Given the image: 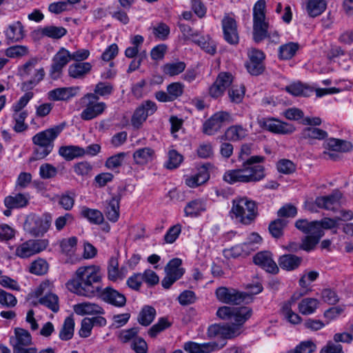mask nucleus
Here are the masks:
<instances>
[{"label": "nucleus", "instance_id": "nucleus-1", "mask_svg": "<svg viewBox=\"0 0 353 353\" xmlns=\"http://www.w3.org/2000/svg\"><path fill=\"white\" fill-rule=\"evenodd\" d=\"M101 281L102 273L99 266H81L66 285L70 292L79 296L92 298L101 294L106 303L118 307H123L126 303L124 294L110 287L103 289Z\"/></svg>", "mask_w": 353, "mask_h": 353}, {"label": "nucleus", "instance_id": "nucleus-2", "mask_svg": "<svg viewBox=\"0 0 353 353\" xmlns=\"http://www.w3.org/2000/svg\"><path fill=\"white\" fill-rule=\"evenodd\" d=\"M266 2L265 0L257 1L253 7V39L259 43L265 38L277 43L279 35L277 31L268 32L269 23L265 17Z\"/></svg>", "mask_w": 353, "mask_h": 353}, {"label": "nucleus", "instance_id": "nucleus-3", "mask_svg": "<svg viewBox=\"0 0 353 353\" xmlns=\"http://www.w3.org/2000/svg\"><path fill=\"white\" fill-rule=\"evenodd\" d=\"M264 177L265 171L263 165H249L243 163L241 168L226 171L223 179L225 182L233 184L257 182Z\"/></svg>", "mask_w": 353, "mask_h": 353}, {"label": "nucleus", "instance_id": "nucleus-4", "mask_svg": "<svg viewBox=\"0 0 353 353\" xmlns=\"http://www.w3.org/2000/svg\"><path fill=\"white\" fill-rule=\"evenodd\" d=\"M231 217L236 221L248 225L254 222L258 215L254 201L247 197L236 198L232 201Z\"/></svg>", "mask_w": 353, "mask_h": 353}, {"label": "nucleus", "instance_id": "nucleus-5", "mask_svg": "<svg viewBox=\"0 0 353 353\" xmlns=\"http://www.w3.org/2000/svg\"><path fill=\"white\" fill-rule=\"evenodd\" d=\"M38 59L31 58L18 68V75L23 79H28L21 83V89L23 92L34 88L45 77L44 69L37 68Z\"/></svg>", "mask_w": 353, "mask_h": 353}, {"label": "nucleus", "instance_id": "nucleus-6", "mask_svg": "<svg viewBox=\"0 0 353 353\" xmlns=\"http://www.w3.org/2000/svg\"><path fill=\"white\" fill-rule=\"evenodd\" d=\"M51 222L52 216L49 214L41 216L31 214L27 216L23 223V229L32 236H42L49 230Z\"/></svg>", "mask_w": 353, "mask_h": 353}, {"label": "nucleus", "instance_id": "nucleus-7", "mask_svg": "<svg viewBox=\"0 0 353 353\" xmlns=\"http://www.w3.org/2000/svg\"><path fill=\"white\" fill-rule=\"evenodd\" d=\"M215 295L220 302L228 305H240L252 301L250 294L232 288L219 287L215 291Z\"/></svg>", "mask_w": 353, "mask_h": 353}, {"label": "nucleus", "instance_id": "nucleus-8", "mask_svg": "<svg viewBox=\"0 0 353 353\" xmlns=\"http://www.w3.org/2000/svg\"><path fill=\"white\" fill-rule=\"evenodd\" d=\"M81 102L85 107L81 113V119L84 121L93 119L101 114L106 108L104 102H98L95 94H85Z\"/></svg>", "mask_w": 353, "mask_h": 353}, {"label": "nucleus", "instance_id": "nucleus-9", "mask_svg": "<svg viewBox=\"0 0 353 353\" xmlns=\"http://www.w3.org/2000/svg\"><path fill=\"white\" fill-rule=\"evenodd\" d=\"M52 284L49 281L42 282L33 292L34 296L39 297L42 296L44 293L46 294L39 299V303L50 310L53 312H57L59 310V297L57 294L50 293Z\"/></svg>", "mask_w": 353, "mask_h": 353}, {"label": "nucleus", "instance_id": "nucleus-10", "mask_svg": "<svg viewBox=\"0 0 353 353\" xmlns=\"http://www.w3.org/2000/svg\"><path fill=\"white\" fill-rule=\"evenodd\" d=\"M233 122V118L230 112L219 111L214 113L203 125V132L208 135L216 133L225 123Z\"/></svg>", "mask_w": 353, "mask_h": 353}, {"label": "nucleus", "instance_id": "nucleus-11", "mask_svg": "<svg viewBox=\"0 0 353 353\" xmlns=\"http://www.w3.org/2000/svg\"><path fill=\"white\" fill-rule=\"evenodd\" d=\"M48 239H30L21 243L15 250V254L22 259L30 257L47 248Z\"/></svg>", "mask_w": 353, "mask_h": 353}, {"label": "nucleus", "instance_id": "nucleus-12", "mask_svg": "<svg viewBox=\"0 0 353 353\" xmlns=\"http://www.w3.org/2000/svg\"><path fill=\"white\" fill-rule=\"evenodd\" d=\"M182 261L180 259L175 258L169 261L165 268V276L161 281L162 286L165 289H168L184 274L185 270L181 268Z\"/></svg>", "mask_w": 353, "mask_h": 353}, {"label": "nucleus", "instance_id": "nucleus-13", "mask_svg": "<svg viewBox=\"0 0 353 353\" xmlns=\"http://www.w3.org/2000/svg\"><path fill=\"white\" fill-rule=\"evenodd\" d=\"M259 126L276 134H288L294 132L295 128L290 123L282 122L274 118H261L258 119Z\"/></svg>", "mask_w": 353, "mask_h": 353}, {"label": "nucleus", "instance_id": "nucleus-14", "mask_svg": "<svg viewBox=\"0 0 353 353\" xmlns=\"http://www.w3.org/2000/svg\"><path fill=\"white\" fill-rule=\"evenodd\" d=\"M72 60L70 52L61 48L53 57L50 66V75L52 79L60 77L63 68Z\"/></svg>", "mask_w": 353, "mask_h": 353}, {"label": "nucleus", "instance_id": "nucleus-15", "mask_svg": "<svg viewBox=\"0 0 353 353\" xmlns=\"http://www.w3.org/2000/svg\"><path fill=\"white\" fill-rule=\"evenodd\" d=\"M248 61L245 63L247 70L252 75H259L264 70V53L258 49L252 48L248 52Z\"/></svg>", "mask_w": 353, "mask_h": 353}, {"label": "nucleus", "instance_id": "nucleus-16", "mask_svg": "<svg viewBox=\"0 0 353 353\" xmlns=\"http://www.w3.org/2000/svg\"><path fill=\"white\" fill-rule=\"evenodd\" d=\"M223 38L231 45H236L239 41V36L236 20L227 14L221 21Z\"/></svg>", "mask_w": 353, "mask_h": 353}, {"label": "nucleus", "instance_id": "nucleus-17", "mask_svg": "<svg viewBox=\"0 0 353 353\" xmlns=\"http://www.w3.org/2000/svg\"><path fill=\"white\" fill-rule=\"evenodd\" d=\"M342 197L343 194L336 190L329 195L316 197L315 204L319 208L336 212L341 206Z\"/></svg>", "mask_w": 353, "mask_h": 353}, {"label": "nucleus", "instance_id": "nucleus-18", "mask_svg": "<svg viewBox=\"0 0 353 353\" xmlns=\"http://www.w3.org/2000/svg\"><path fill=\"white\" fill-rule=\"evenodd\" d=\"M62 125H56L36 134L32 137V142L34 145L41 146H51L54 148V141L63 130Z\"/></svg>", "mask_w": 353, "mask_h": 353}, {"label": "nucleus", "instance_id": "nucleus-19", "mask_svg": "<svg viewBox=\"0 0 353 353\" xmlns=\"http://www.w3.org/2000/svg\"><path fill=\"white\" fill-rule=\"evenodd\" d=\"M157 110L155 103L151 101H147L139 106L134 112L131 123L134 128H139L149 115L152 114Z\"/></svg>", "mask_w": 353, "mask_h": 353}, {"label": "nucleus", "instance_id": "nucleus-20", "mask_svg": "<svg viewBox=\"0 0 353 353\" xmlns=\"http://www.w3.org/2000/svg\"><path fill=\"white\" fill-rule=\"evenodd\" d=\"M295 227L304 234L314 236L320 239L324 235L318 221H308L307 219H298L295 222Z\"/></svg>", "mask_w": 353, "mask_h": 353}, {"label": "nucleus", "instance_id": "nucleus-21", "mask_svg": "<svg viewBox=\"0 0 353 353\" xmlns=\"http://www.w3.org/2000/svg\"><path fill=\"white\" fill-rule=\"evenodd\" d=\"M225 344V342L222 343L221 345L216 342L198 344L190 341L184 344L183 348L188 353H210L211 352L221 349Z\"/></svg>", "mask_w": 353, "mask_h": 353}, {"label": "nucleus", "instance_id": "nucleus-22", "mask_svg": "<svg viewBox=\"0 0 353 353\" xmlns=\"http://www.w3.org/2000/svg\"><path fill=\"white\" fill-rule=\"evenodd\" d=\"M210 336H219L224 339H232L240 334V330L238 325L233 323L224 324L222 325H215L209 328Z\"/></svg>", "mask_w": 353, "mask_h": 353}, {"label": "nucleus", "instance_id": "nucleus-23", "mask_svg": "<svg viewBox=\"0 0 353 353\" xmlns=\"http://www.w3.org/2000/svg\"><path fill=\"white\" fill-rule=\"evenodd\" d=\"M254 263L265 269L270 273L276 274L279 272V267L274 261L272 254L269 252H261L253 258Z\"/></svg>", "mask_w": 353, "mask_h": 353}, {"label": "nucleus", "instance_id": "nucleus-24", "mask_svg": "<svg viewBox=\"0 0 353 353\" xmlns=\"http://www.w3.org/2000/svg\"><path fill=\"white\" fill-rule=\"evenodd\" d=\"M121 198L120 194H114L112 198L105 201V214L111 222H117L119 217V203Z\"/></svg>", "mask_w": 353, "mask_h": 353}, {"label": "nucleus", "instance_id": "nucleus-25", "mask_svg": "<svg viewBox=\"0 0 353 353\" xmlns=\"http://www.w3.org/2000/svg\"><path fill=\"white\" fill-rule=\"evenodd\" d=\"M302 261V257L292 254H283L278 260L279 267L286 271H293L298 269Z\"/></svg>", "mask_w": 353, "mask_h": 353}, {"label": "nucleus", "instance_id": "nucleus-26", "mask_svg": "<svg viewBox=\"0 0 353 353\" xmlns=\"http://www.w3.org/2000/svg\"><path fill=\"white\" fill-rule=\"evenodd\" d=\"M74 311L78 315L103 314L105 313L102 307L97 303L83 302L74 305Z\"/></svg>", "mask_w": 353, "mask_h": 353}, {"label": "nucleus", "instance_id": "nucleus-27", "mask_svg": "<svg viewBox=\"0 0 353 353\" xmlns=\"http://www.w3.org/2000/svg\"><path fill=\"white\" fill-rule=\"evenodd\" d=\"M248 134L247 128L241 125H233L227 128L221 139L225 141H239L245 139Z\"/></svg>", "mask_w": 353, "mask_h": 353}, {"label": "nucleus", "instance_id": "nucleus-28", "mask_svg": "<svg viewBox=\"0 0 353 353\" xmlns=\"http://www.w3.org/2000/svg\"><path fill=\"white\" fill-rule=\"evenodd\" d=\"M210 178L207 168L203 165L201 167L198 172L191 176H187L185 183L190 188H196L205 183Z\"/></svg>", "mask_w": 353, "mask_h": 353}, {"label": "nucleus", "instance_id": "nucleus-29", "mask_svg": "<svg viewBox=\"0 0 353 353\" xmlns=\"http://www.w3.org/2000/svg\"><path fill=\"white\" fill-rule=\"evenodd\" d=\"M155 158V151L149 147L137 149L133 154L134 162L138 165H146Z\"/></svg>", "mask_w": 353, "mask_h": 353}, {"label": "nucleus", "instance_id": "nucleus-30", "mask_svg": "<svg viewBox=\"0 0 353 353\" xmlns=\"http://www.w3.org/2000/svg\"><path fill=\"white\" fill-rule=\"evenodd\" d=\"M6 39L8 42H18L24 37L23 26L20 21L10 24L5 31Z\"/></svg>", "mask_w": 353, "mask_h": 353}, {"label": "nucleus", "instance_id": "nucleus-31", "mask_svg": "<svg viewBox=\"0 0 353 353\" xmlns=\"http://www.w3.org/2000/svg\"><path fill=\"white\" fill-rule=\"evenodd\" d=\"M77 90L78 87L56 88L48 92V98L53 101H65L74 97Z\"/></svg>", "mask_w": 353, "mask_h": 353}, {"label": "nucleus", "instance_id": "nucleus-32", "mask_svg": "<svg viewBox=\"0 0 353 353\" xmlns=\"http://www.w3.org/2000/svg\"><path fill=\"white\" fill-rule=\"evenodd\" d=\"M325 145L327 149L332 152H347L353 148L351 142L334 138L328 139Z\"/></svg>", "mask_w": 353, "mask_h": 353}, {"label": "nucleus", "instance_id": "nucleus-33", "mask_svg": "<svg viewBox=\"0 0 353 353\" xmlns=\"http://www.w3.org/2000/svg\"><path fill=\"white\" fill-rule=\"evenodd\" d=\"M327 137L326 131L316 127L305 128L301 132L300 139H307L310 143L314 139L323 140Z\"/></svg>", "mask_w": 353, "mask_h": 353}, {"label": "nucleus", "instance_id": "nucleus-34", "mask_svg": "<svg viewBox=\"0 0 353 353\" xmlns=\"http://www.w3.org/2000/svg\"><path fill=\"white\" fill-rule=\"evenodd\" d=\"M108 278L109 280L116 281L119 279H123L125 276L124 268H119V262L117 258L111 257L108 265Z\"/></svg>", "mask_w": 353, "mask_h": 353}, {"label": "nucleus", "instance_id": "nucleus-35", "mask_svg": "<svg viewBox=\"0 0 353 353\" xmlns=\"http://www.w3.org/2000/svg\"><path fill=\"white\" fill-rule=\"evenodd\" d=\"M80 215L92 224L99 225L104 220L103 215L101 211L97 209L89 208L86 206L81 207Z\"/></svg>", "mask_w": 353, "mask_h": 353}, {"label": "nucleus", "instance_id": "nucleus-36", "mask_svg": "<svg viewBox=\"0 0 353 353\" xmlns=\"http://www.w3.org/2000/svg\"><path fill=\"white\" fill-rule=\"evenodd\" d=\"M252 314V310L248 307H234L232 313V320L234 325H238L239 329L241 326L248 320Z\"/></svg>", "mask_w": 353, "mask_h": 353}, {"label": "nucleus", "instance_id": "nucleus-37", "mask_svg": "<svg viewBox=\"0 0 353 353\" xmlns=\"http://www.w3.org/2000/svg\"><path fill=\"white\" fill-rule=\"evenodd\" d=\"M59 154L65 160L70 161L82 157L85 154V150L77 145H66L59 148Z\"/></svg>", "mask_w": 353, "mask_h": 353}, {"label": "nucleus", "instance_id": "nucleus-38", "mask_svg": "<svg viewBox=\"0 0 353 353\" xmlns=\"http://www.w3.org/2000/svg\"><path fill=\"white\" fill-rule=\"evenodd\" d=\"M92 68L88 62H78L70 65L68 68V74L71 77L79 79L88 74Z\"/></svg>", "mask_w": 353, "mask_h": 353}, {"label": "nucleus", "instance_id": "nucleus-39", "mask_svg": "<svg viewBox=\"0 0 353 353\" xmlns=\"http://www.w3.org/2000/svg\"><path fill=\"white\" fill-rule=\"evenodd\" d=\"M285 90L295 97H309L314 92L313 88L301 82L293 83L286 86Z\"/></svg>", "mask_w": 353, "mask_h": 353}, {"label": "nucleus", "instance_id": "nucleus-40", "mask_svg": "<svg viewBox=\"0 0 353 353\" xmlns=\"http://www.w3.org/2000/svg\"><path fill=\"white\" fill-rule=\"evenodd\" d=\"M15 339L12 347H28L32 343V336L29 332L23 328L17 327L14 330Z\"/></svg>", "mask_w": 353, "mask_h": 353}, {"label": "nucleus", "instance_id": "nucleus-41", "mask_svg": "<svg viewBox=\"0 0 353 353\" xmlns=\"http://www.w3.org/2000/svg\"><path fill=\"white\" fill-rule=\"evenodd\" d=\"M319 305V301L314 298H305L302 299L298 305L300 313L303 315H309L315 312Z\"/></svg>", "mask_w": 353, "mask_h": 353}, {"label": "nucleus", "instance_id": "nucleus-42", "mask_svg": "<svg viewBox=\"0 0 353 353\" xmlns=\"http://www.w3.org/2000/svg\"><path fill=\"white\" fill-rule=\"evenodd\" d=\"M326 6L325 0H308L306 10L309 16L316 17L324 12Z\"/></svg>", "mask_w": 353, "mask_h": 353}, {"label": "nucleus", "instance_id": "nucleus-43", "mask_svg": "<svg viewBox=\"0 0 353 353\" xmlns=\"http://www.w3.org/2000/svg\"><path fill=\"white\" fill-rule=\"evenodd\" d=\"M288 223V221L280 218L271 221L269 224L268 230L272 236L275 239L282 237L284 233V229Z\"/></svg>", "mask_w": 353, "mask_h": 353}, {"label": "nucleus", "instance_id": "nucleus-44", "mask_svg": "<svg viewBox=\"0 0 353 353\" xmlns=\"http://www.w3.org/2000/svg\"><path fill=\"white\" fill-rule=\"evenodd\" d=\"M155 316V309L152 306L145 305L140 311L137 320L141 325L148 326L153 321Z\"/></svg>", "mask_w": 353, "mask_h": 353}, {"label": "nucleus", "instance_id": "nucleus-45", "mask_svg": "<svg viewBox=\"0 0 353 353\" xmlns=\"http://www.w3.org/2000/svg\"><path fill=\"white\" fill-rule=\"evenodd\" d=\"M4 205L7 208H19L28 204V199L22 194L8 196L4 199Z\"/></svg>", "mask_w": 353, "mask_h": 353}, {"label": "nucleus", "instance_id": "nucleus-46", "mask_svg": "<svg viewBox=\"0 0 353 353\" xmlns=\"http://www.w3.org/2000/svg\"><path fill=\"white\" fill-rule=\"evenodd\" d=\"M185 66L183 61L169 62L163 65L161 69L165 74L172 77L183 72Z\"/></svg>", "mask_w": 353, "mask_h": 353}, {"label": "nucleus", "instance_id": "nucleus-47", "mask_svg": "<svg viewBox=\"0 0 353 353\" xmlns=\"http://www.w3.org/2000/svg\"><path fill=\"white\" fill-rule=\"evenodd\" d=\"M41 34L54 39H59L67 33V30L63 27H57L54 26H46L39 30Z\"/></svg>", "mask_w": 353, "mask_h": 353}, {"label": "nucleus", "instance_id": "nucleus-48", "mask_svg": "<svg viewBox=\"0 0 353 353\" xmlns=\"http://www.w3.org/2000/svg\"><path fill=\"white\" fill-rule=\"evenodd\" d=\"M204 210H205V206L203 202L199 199H196L186 205L184 212L187 216H195Z\"/></svg>", "mask_w": 353, "mask_h": 353}, {"label": "nucleus", "instance_id": "nucleus-49", "mask_svg": "<svg viewBox=\"0 0 353 353\" xmlns=\"http://www.w3.org/2000/svg\"><path fill=\"white\" fill-rule=\"evenodd\" d=\"M48 262L43 259L39 258L30 263L29 271L35 275H43L48 272Z\"/></svg>", "mask_w": 353, "mask_h": 353}, {"label": "nucleus", "instance_id": "nucleus-50", "mask_svg": "<svg viewBox=\"0 0 353 353\" xmlns=\"http://www.w3.org/2000/svg\"><path fill=\"white\" fill-rule=\"evenodd\" d=\"M299 49V45L296 43L290 42L282 45L279 49V57L281 59H290L294 56Z\"/></svg>", "mask_w": 353, "mask_h": 353}, {"label": "nucleus", "instance_id": "nucleus-51", "mask_svg": "<svg viewBox=\"0 0 353 353\" xmlns=\"http://www.w3.org/2000/svg\"><path fill=\"white\" fill-rule=\"evenodd\" d=\"M74 319L70 316L67 317L59 332L60 339L63 341H68L72 339L74 334Z\"/></svg>", "mask_w": 353, "mask_h": 353}, {"label": "nucleus", "instance_id": "nucleus-52", "mask_svg": "<svg viewBox=\"0 0 353 353\" xmlns=\"http://www.w3.org/2000/svg\"><path fill=\"white\" fill-rule=\"evenodd\" d=\"M29 53V49L26 46L17 45L8 48L5 51V54L10 58H21L27 56Z\"/></svg>", "mask_w": 353, "mask_h": 353}, {"label": "nucleus", "instance_id": "nucleus-53", "mask_svg": "<svg viewBox=\"0 0 353 353\" xmlns=\"http://www.w3.org/2000/svg\"><path fill=\"white\" fill-rule=\"evenodd\" d=\"M113 91V86L110 83L99 82L94 89L93 93H88L87 94H95L97 101L99 97H106L110 95Z\"/></svg>", "mask_w": 353, "mask_h": 353}, {"label": "nucleus", "instance_id": "nucleus-54", "mask_svg": "<svg viewBox=\"0 0 353 353\" xmlns=\"http://www.w3.org/2000/svg\"><path fill=\"white\" fill-rule=\"evenodd\" d=\"M170 325L166 318H160L158 322L148 330V334L151 338H155L159 333L168 328Z\"/></svg>", "mask_w": 353, "mask_h": 353}, {"label": "nucleus", "instance_id": "nucleus-55", "mask_svg": "<svg viewBox=\"0 0 353 353\" xmlns=\"http://www.w3.org/2000/svg\"><path fill=\"white\" fill-rule=\"evenodd\" d=\"M194 42L196 44H198L207 53L212 55L216 53V46L215 42L209 37H208L207 38L201 37L198 39L194 40Z\"/></svg>", "mask_w": 353, "mask_h": 353}, {"label": "nucleus", "instance_id": "nucleus-56", "mask_svg": "<svg viewBox=\"0 0 353 353\" xmlns=\"http://www.w3.org/2000/svg\"><path fill=\"white\" fill-rule=\"evenodd\" d=\"M77 243V238L72 236L68 239H63L60 241V248L62 253L71 255L75 250Z\"/></svg>", "mask_w": 353, "mask_h": 353}, {"label": "nucleus", "instance_id": "nucleus-57", "mask_svg": "<svg viewBox=\"0 0 353 353\" xmlns=\"http://www.w3.org/2000/svg\"><path fill=\"white\" fill-rule=\"evenodd\" d=\"M228 95L232 102L239 103L241 102L245 95V87L242 85H233L229 90Z\"/></svg>", "mask_w": 353, "mask_h": 353}, {"label": "nucleus", "instance_id": "nucleus-58", "mask_svg": "<svg viewBox=\"0 0 353 353\" xmlns=\"http://www.w3.org/2000/svg\"><path fill=\"white\" fill-rule=\"evenodd\" d=\"M252 248H248L247 244L236 245L231 249L226 251V253L233 258H236L241 256L248 255L252 252Z\"/></svg>", "mask_w": 353, "mask_h": 353}, {"label": "nucleus", "instance_id": "nucleus-59", "mask_svg": "<svg viewBox=\"0 0 353 353\" xmlns=\"http://www.w3.org/2000/svg\"><path fill=\"white\" fill-rule=\"evenodd\" d=\"M17 230L10 225L0 224V241L7 242L14 239Z\"/></svg>", "mask_w": 353, "mask_h": 353}, {"label": "nucleus", "instance_id": "nucleus-60", "mask_svg": "<svg viewBox=\"0 0 353 353\" xmlns=\"http://www.w3.org/2000/svg\"><path fill=\"white\" fill-rule=\"evenodd\" d=\"M152 33L159 40H165L170 34V28L164 23H159L152 28Z\"/></svg>", "mask_w": 353, "mask_h": 353}, {"label": "nucleus", "instance_id": "nucleus-61", "mask_svg": "<svg viewBox=\"0 0 353 353\" xmlns=\"http://www.w3.org/2000/svg\"><path fill=\"white\" fill-rule=\"evenodd\" d=\"M183 157L176 150H172L168 152V160L166 162L165 167L168 169L176 168L182 162Z\"/></svg>", "mask_w": 353, "mask_h": 353}, {"label": "nucleus", "instance_id": "nucleus-62", "mask_svg": "<svg viewBox=\"0 0 353 353\" xmlns=\"http://www.w3.org/2000/svg\"><path fill=\"white\" fill-rule=\"evenodd\" d=\"M27 115L28 114L26 111L14 113L13 119L15 121L14 130L16 132H21L27 128V125H26L24 123V121L26 119Z\"/></svg>", "mask_w": 353, "mask_h": 353}, {"label": "nucleus", "instance_id": "nucleus-63", "mask_svg": "<svg viewBox=\"0 0 353 353\" xmlns=\"http://www.w3.org/2000/svg\"><path fill=\"white\" fill-rule=\"evenodd\" d=\"M53 147L41 146V145H35L32 157L30 161H37L43 159L47 157L52 150Z\"/></svg>", "mask_w": 353, "mask_h": 353}, {"label": "nucleus", "instance_id": "nucleus-64", "mask_svg": "<svg viewBox=\"0 0 353 353\" xmlns=\"http://www.w3.org/2000/svg\"><path fill=\"white\" fill-rule=\"evenodd\" d=\"M315 350L316 345L314 343L311 341H304L288 353H312Z\"/></svg>", "mask_w": 353, "mask_h": 353}]
</instances>
